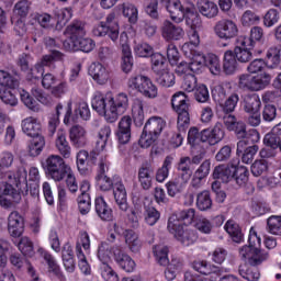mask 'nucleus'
<instances>
[{"label":"nucleus","mask_w":281,"mask_h":281,"mask_svg":"<svg viewBox=\"0 0 281 281\" xmlns=\"http://www.w3.org/2000/svg\"><path fill=\"white\" fill-rule=\"evenodd\" d=\"M91 106L104 117L109 124L117 122L120 115L128 111V95L119 93L113 97L111 92L95 91L92 97Z\"/></svg>","instance_id":"nucleus-1"},{"label":"nucleus","mask_w":281,"mask_h":281,"mask_svg":"<svg viewBox=\"0 0 281 281\" xmlns=\"http://www.w3.org/2000/svg\"><path fill=\"white\" fill-rule=\"evenodd\" d=\"M171 106L178 113V131L172 135L170 144L173 148H179L183 144V134L188 126H190V105L188 104V95L184 92H177L172 95Z\"/></svg>","instance_id":"nucleus-2"},{"label":"nucleus","mask_w":281,"mask_h":281,"mask_svg":"<svg viewBox=\"0 0 281 281\" xmlns=\"http://www.w3.org/2000/svg\"><path fill=\"white\" fill-rule=\"evenodd\" d=\"M166 10L175 23H183L186 19L189 27H201V15L194 9V4L189 3L186 5L181 3V0H171Z\"/></svg>","instance_id":"nucleus-3"},{"label":"nucleus","mask_w":281,"mask_h":281,"mask_svg":"<svg viewBox=\"0 0 281 281\" xmlns=\"http://www.w3.org/2000/svg\"><path fill=\"white\" fill-rule=\"evenodd\" d=\"M262 239L256 233V229L250 228L248 236V246H244L239 249V256L241 260L251 265V267H258V265H262L267 259V254H263L260 250V245Z\"/></svg>","instance_id":"nucleus-4"},{"label":"nucleus","mask_w":281,"mask_h":281,"mask_svg":"<svg viewBox=\"0 0 281 281\" xmlns=\"http://www.w3.org/2000/svg\"><path fill=\"white\" fill-rule=\"evenodd\" d=\"M167 229L184 247H190V245H194L199 238V236L196 235V231L190 228L188 225H181V223L177 221L176 215H171L169 217Z\"/></svg>","instance_id":"nucleus-5"},{"label":"nucleus","mask_w":281,"mask_h":281,"mask_svg":"<svg viewBox=\"0 0 281 281\" xmlns=\"http://www.w3.org/2000/svg\"><path fill=\"white\" fill-rule=\"evenodd\" d=\"M42 166L53 181H63L71 168L60 155H49Z\"/></svg>","instance_id":"nucleus-6"},{"label":"nucleus","mask_w":281,"mask_h":281,"mask_svg":"<svg viewBox=\"0 0 281 281\" xmlns=\"http://www.w3.org/2000/svg\"><path fill=\"white\" fill-rule=\"evenodd\" d=\"M127 87L132 91H137L143 94L144 98H148L149 100H155L157 95H159V91L157 86L153 83L150 78L144 75H133L127 80Z\"/></svg>","instance_id":"nucleus-7"},{"label":"nucleus","mask_w":281,"mask_h":281,"mask_svg":"<svg viewBox=\"0 0 281 281\" xmlns=\"http://www.w3.org/2000/svg\"><path fill=\"white\" fill-rule=\"evenodd\" d=\"M90 159L92 161H95V159H99L98 162V175H97V184L103 192H109L111 188H113V180L106 176V172H109V166H111V162H109V159L106 158L105 153H95L91 151Z\"/></svg>","instance_id":"nucleus-8"},{"label":"nucleus","mask_w":281,"mask_h":281,"mask_svg":"<svg viewBox=\"0 0 281 281\" xmlns=\"http://www.w3.org/2000/svg\"><path fill=\"white\" fill-rule=\"evenodd\" d=\"M0 179L5 181L4 183H11L18 188V190L24 196H27L30 192V186L27 184V170L20 168L16 171L9 170L3 173V167L0 165Z\"/></svg>","instance_id":"nucleus-9"},{"label":"nucleus","mask_w":281,"mask_h":281,"mask_svg":"<svg viewBox=\"0 0 281 281\" xmlns=\"http://www.w3.org/2000/svg\"><path fill=\"white\" fill-rule=\"evenodd\" d=\"M271 82V75L263 72L261 75H241L239 77V88L246 91H262Z\"/></svg>","instance_id":"nucleus-10"},{"label":"nucleus","mask_w":281,"mask_h":281,"mask_svg":"<svg viewBox=\"0 0 281 281\" xmlns=\"http://www.w3.org/2000/svg\"><path fill=\"white\" fill-rule=\"evenodd\" d=\"M213 32L221 41H232L239 34L238 24L229 19L217 21L213 27Z\"/></svg>","instance_id":"nucleus-11"},{"label":"nucleus","mask_w":281,"mask_h":281,"mask_svg":"<svg viewBox=\"0 0 281 281\" xmlns=\"http://www.w3.org/2000/svg\"><path fill=\"white\" fill-rule=\"evenodd\" d=\"M12 186L14 184L10 182L0 183V205L4 210H10V207H14V205L21 203V193Z\"/></svg>","instance_id":"nucleus-12"},{"label":"nucleus","mask_w":281,"mask_h":281,"mask_svg":"<svg viewBox=\"0 0 281 281\" xmlns=\"http://www.w3.org/2000/svg\"><path fill=\"white\" fill-rule=\"evenodd\" d=\"M160 33L162 38L167 41V43H170L171 41H181V38L186 36V31L182 26L176 25L168 20L162 22Z\"/></svg>","instance_id":"nucleus-13"},{"label":"nucleus","mask_w":281,"mask_h":281,"mask_svg":"<svg viewBox=\"0 0 281 281\" xmlns=\"http://www.w3.org/2000/svg\"><path fill=\"white\" fill-rule=\"evenodd\" d=\"M192 269L202 276H211V281H218L221 278L222 270L206 260H196L192 263Z\"/></svg>","instance_id":"nucleus-14"},{"label":"nucleus","mask_w":281,"mask_h":281,"mask_svg":"<svg viewBox=\"0 0 281 281\" xmlns=\"http://www.w3.org/2000/svg\"><path fill=\"white\" fill-rule=\"evenodd\" d=\"M64 48L66 52H85L89 54V52H93L95 48V42L89 37H79L72 43L64 42Z\"/></svg>","instance_id":"nucleus-15"},{"label":"nucleus","mask_w":281,"mask_h":281,"mask_svg":"<svg viewBox=\"0 0 281 281\" xmlns=\"http://www.w3.org/2000/svg\"><path fill=\"white\" fill-rule=\"evenodd\" d=\"M247 43L251 42L249 40H241L240 37L237 38L233 54L238 63H249V60H251L252 58L251 50L254 49V47L248 45Z\"/></svg>","instance_id":"nucleus-16"},{"label":"nucleus","mask_w":281,"mask_h":281,"mask_svg":"<svg viewBox=\"0 0 281 281\" xmlns=\"http://www.w3.org/2000/svg\"><path fill=\"white\" fill-rule=\"evenodd\" d=\"M89 76L97 85H106L111 78V72L101 63H92L89 67Z\"/></svg>","instance_id":"nucleus-17"},{"label":"nucleus","mask_w":281,"mask_h":281,"mask_svg":"<svg viewBox=\"0 0 281 281\" xmlns=\"http://www.w3.org/2000/svg\"><path fill=\"white\" fill-rule=\"evenodd\" d=\"M203 29V20H201V25L200 27H191V32L189 34V41L190 43H184L182 45V52L187 58H191L194 52V47H199L201 44V37L199 36V31L196 30H202Z\"/></svg>","instance_id":"nucleus-18"},{"label":"nucleus","mask_w":281,"mask_h":281,"mask_svg":"<svg viewBox=\"0 0 281 281\" xmlns=\"http://www.w3.org/2000/svg\"><path fill=\"white\" fill-rule=\"evenodd\" d=\"M23 216L18 211L10 213L8 217V232L13 238H19L23 234Z\"/></svg>","instance_id":"nucleus-19"},{"label":"nucleus","mask_w":281,"mask_h":281,"mask_svg":"<svg viewBox=\"0 0 281 281\" xmlns=\"http://www.w3.org/2000/svg\"><path fill=\"white\" fill-rule=\"evenodd\" d=\"M133 124V119L125 115L119 122V128L116 132L117 142L121 144H128L131 142V126Z\"/></svg>","instance_id":"nucleus-20"},{"label":"nucleus","mask_w":281,"mask_h":281,"mask_svg":"<svg viewBox=\"0 0 281 281\" xmlns=\"http://www.w3.org/2000/svg\"><path fill=\"white\" fill-rule=\"evenodd\" d=\"M69 139L75 148L87 146V130L80 125H75L69 131Z\"/></svg>","instance_id":"nucleus-21"},{"label":"nucleus","mask_w":281,"mask_h":281,"mask_svg":"<svg viewBox=\"0 0 281 281\" xmlns=\"http://www.w3.org/2000/svg\"><path fill=\"white\" fill-rule=\"evenodd\" d=\"M224 137L225 131L221 123H216L212 130H203L202 139H206L210 146H216Z\"/></svg>","instance_id":"nucleus-22"},{"label":"nucleus","mask_w":281,"mask_h":281,"mask_svg":"<svg viewBox=\"0 0 281 281\" xmlns=\"http://www.w3.org/2000/svg\"><path fill=\"white\" fill-rule=\"evenodd\" d=\"M236 175V166H234V162L229 165H220L215 167L213 171V179H217L220 181H223V183H229L232 179H234V176Z\"/></svg>","instance_id":"nucleus-23"},{"label":"nucleus","mask_w":281,"mask_h":281,"mask_svg":"<svg viewBox=\"0 0 281 281\" xmlns=\"http://www.w3.org/2000/svg\"><path fill=\"white\" fill-rule=\"evenodd\" d=\"M55 146L64 159H69V157H71V145H69V142L67 140V133L65 130L57 131Z\"/></svg>","instance_id":"nucleus-24"},{"label":"nucleus","mask_w":281,"mask_h":281,"mask_svg":"<svg viewBox=\"0 0 281 281\" xmlns=\"http://www.w3.org/2000/svg\"><path fill=\"white\" fill-rule=\"evenodd\" d=\"M111 126L103 125L97 134V145L92 153H104L106 155L104 148H106V144L111 142Z\"/></svg>","instance_id":"nucleus-25"},{"label":"nucleus","mask_w":281,"mask_h":281,"mask_svg":"<svg viewBox=\"0 0 281 281\" xmlns=\"http://www.w3.org/2000/svg\"><path fill=\"white\" fill-rule=\"evenodd\" d=\"M198 12L205 19H216L218 16V5L212 0H198Z\"/></svg>","instance_id":"nucleus-26"},{"label":"nucleus","mask_w":281,"mask_h":281,"mask_svg":"<svg viewBox=\"0 0 281 281\" xmlns=\"http://www.w3.org/2000/svg\"><path fill=\"white\" fill-rule=\"evenodd\" d=\"M66 34L68 40H66L64 43H72L74 41L82 38L85 34H87V31L85 30V23H82V21H74L70 25L67 26Z\"/></svg>","instance_id":"nucleus-27"},{"label":"nucleus","mask_w":281,"mask_h":281,"mask_svg":"<svg viewBox=\"0 0 281 281\" xmlns=\"http://www.w3.org/2000/svg\"><path fill=\"white\" fill-rule=\"evenodd\" d=\"M113 194H114L116 205L121 210V212H127L128 201L126 198V187H124V183L122 182L114 183Z\"/></svg>","instance_id":"nucleus-28"},{"label":"nucleus","mask_w":281,"mask_h":281,"mask_svg":"<svg viewBox=\"0 0 281 281\" xmlns=\"http://www.w3.org/2000/svg\"><path fill=\"white\" fill-rule=\"evenodd\" d=\"M41 121L34 116H29L22 121V131L29 137H38L41 133Z\"/></svg>","instance_id":"nucleus-29"},{"label":"nucleus","mask_w":281,"mask_h":281,"mask_svg":"<svg viewBox=\"0 0 281 281\" xmlns=\"http://www.w3.org/2000/svg\"><path fill=\"white\" fill-rule=\"evenodd\" d=\"M166 128V121L160 116H151L146 122L144 130L146 133H151L156 137H159Z\"/></svg>","instance_id":"nucleus-30"},{"label":"nucleus","mask_w":281,"mask_h":281,"mask_svg":"<svg viewBox=\"0 0 281 281\" xmlns=\"http://www.w3.org/2000/svg\"><path fill=\"white\" fill-rule=\"evenodd\" d=\"M114 260L119 267L125 271L126 273H133L135 271L137 263H135V260L131 258V256L119 251L117 255H114Z\"/></svg>","instance_id":"nucleus-31"},{"label":"nucleus","mask_w":281,"mask_h":281,"mask_svg":"<svg viewBox=\"0 0 281 281\" xmlns=\"http://www.w3.org/2000/svg\"><path fill=\"white\" fill-rule=\"evenodd\" d=\"M61 258L64 267L68 273H74L76 271V261L74 260V248L71 244L66 243L61 250Z\"/></svg>","instance_id":"nucleus-32"},{"label":"nucleus","mask_w":281,"mask_h":281,"mask_svg":"<svg viewBox=\"0 0 281 281\" xmlns=\"http://www.w3.org/2000/svg\"><path fill=\"white\" fill-rule=\"evenodd\" d=\"M177 170L182 181H190L192 178V158L183 156L178 162Z\"/></svg>","instance_id":"nucleus-33"},{"label":"nucleus","mask_w":281,"mask_h":281,"mask_svg":"<svg viewBox=\"0 0 281 281\" xmlns=\"http://www.w3.org/2000/svg\"><path fill=\"white\" fill-rule=\"evenodd\" d=\"M115 255H117V252H115L113 246H111L109 243L103 241L99 245L98 259L100 260L101 265H109Z\"/></svg>","instance_id":"nucleus-34"},{"label":"nucleus","mask_w":281,"mask_h":281,"mask_svg":"<svg viewBox=\"0 0 281 281\" xmlns=\"http://www.w3.org/2000/svg\"><path fill=\"white\" fill-rule=\"evenodd\" d=\"M31 25L38 23L41 27L44 30H52L56 23L54 22V18H52L48 13H32L30 16Z\"/></svg>","instance_id":"nucleus-35"},{"label":"nucleus","mask_w":281,"mask_h":281,"mask_svg":"<svg viewBox=\"0 0 281 281\" xmlns=\"http://www.w3.org/2000/svg\"><path fill=\"white\" fill-rule=\"evenodd\" d=\"M239 128L237 130V137L244 138L248 145L258 144L260 142V133L258 130H249L247 131V126L243 123H239Z\"/></svg>","instance_id":"nucleus-36"},{"label":"nucleus","mask_w":281,"mask_h":281,"mask_svg":"<svg viewBox=\"0 0 281 281\" xmlns=\"http://www.w3.org/2000/svg\"><path fill=\"white\" fill-rule=\"evenodd\" d=\"M94 205L95 212L101 221H113V210L109 207L104 198H97Z\"/></svg>","instance_id":"nucleus-37"},{"label":"nucleus","mask_w":281,"mask_h":281,"mask_svg":"<svg viewBox=\"0 0 281 281\" xmlns=\"http://www.w3.org/2000/svg\"><path fill=\"white\" fill-rule=\"evenodd\" d=\"M123 236L131 251H133L134 254H137V251L142 249V240H139V235H137L135 231L133 229L123 231Z\"/></svg>","instance_id":"nucleus-38"},{"label":"nucleus","mask_w":281,"mask_h":281,"mask_svg":"<svg viewBox=\"0 0 281 281\" xmlns=\"http://www.w3.org/2000/svg\"><path fill=\"white\" fill-rule=\"evenodd\" d=\"M224 229L228 233L233 243H243V229H240V225H238V223H236L234 220H228L224 225Z\"/></svg>","instance_id":"nucleus-39"},{"label":"nucleus","mask_w":281,"mask_h":281,"mask_svg":"<svg viewBox=\"0 0 281 281\" xmlns=\"http://www.w3.org/2000/svg\"><path fill=\"white\" fill-rule=\"evenodd\" d=\"M76 159H77V168L79 172H81V175H85V172H87L88 161H90V164H97V166L98 164H100L99 158L91 160V151L89 154V151L85 149H81L77 153Z\"/></svg>","instance_id":"nucleus-40"},{"label":"nucleus","mask_w":281,"mask_h":281,"mask_svg":"<svg viewBox=\"0 0 281 281\" xmlns=\"http://www.w3.org/2000/svg\"><path fill=\"white\" fill-rule=\"evenodd\" d=\"M153 172L150 166H143L138 169V181L143 190H150L153 187Z\"/></svg>","instance_id":"nucleus-41"},{"label":"nucleus","mask_w":281,"mask_h":281,"mask_svg":"<svg viewBox=\"0 0 281 281\" xmlns=\"http://www.w3.org/2000/svg\"><path fill=\"white\" fill-rule=\"evenodd\" d=\"M38 254L44 258L45 262L48 267V273H53V276H60V266L56 261V258L52 256V254L47 252L44 248H38Z\"/></svg>","instance_id":"nucleus-42"},{"label":"nucleus","mask_w":281,"mask_h":281,"mask_svg":"<svg viewBox=\"0 0 281 281\" xmlns=\"http://www.w3.org/2000/svg\"><path fill=\"white\" fill-rule=\"evenodd\" d=\"M119 8L122 9V14L125 16V19L128 20V23L132 25H135L139 19V11L137 10V7L133 3L124 2L119 5Z\"/></svg>","instance_id":"nucleus-43"},{"label":"nucleus","mask_w":281,"mask_h":281,"mask_svg":"<svg viewBox=\"0 0 281 281\" xmlns=\"http://www.w3.org/2000/svg\"><path fill=\"white\" fill-rule=\"evenodd\" d=\"M260 106H262V102L260 101V97L258 94L245 95L244 110L247 113H258L260 112Z\"/></svg>","instance_id":"nucleus-44"},{"label":"nucleus","mask_w":281,"mask_h":281,"mask_svg":"<svg viewBox=\"0 0 281 281\" xmlns=\"http://www.w3.org/2000/svg\"><path fill=\"white\" fill-rule=\"evenodd\" d=\"M104 24L106 25L109 32V38L115 43L120 38V24L115 20V13L111 12L106 15Z\"/></svg>","instance_id":"nucleus-45"},{"label":"nucleus","mask_w":281,"mask_h":281,"mask_svg":"<svg viewBox=\"0 0 281 281\" xmlns=\"http://www.w3.org/2000/svg\"><path fill=\"white\" fill-rule=\"evenodd\" d=\"M45 148V137L43 136H33L27 145V151L30 157H38Z\"/></svg>","instance_id":"nucleus-46"},{"label":"nucleus","mask_w":281,"mask_h":281,"mask_svg":"<svg viewBox=\"0 0 281 281\" xmlns=\"http://www.w3.org/2000/svg\"><path fill=\"white\" fill-rule=\"evenodd\" d=\"M186 186H188V181L178 177L177 179L166 183L167 194L175 198L177 194H181V192L186 190Z\"/></svg>","instance_id":"nucleus-47"},{"label":"nucleus","mask_w":281,"mask_h":281,"mask_svg":"<svg viewBox=\"0 0 281 281\" xmlns=\"http://www.w3.org/2000/svg\"><path fill=\"white\" fill-rule=\"evenodd\" d=\"M173 161L175 157L172 156H167L165 158L162 166L156 172V181H158V183H164V181L168 179Z\"/></svg>","instance_id":"nucleus-48"},{"label":"nucleus","mask_w":281,"mask_h":281,"mask_svg":"<svg viewBox=\"0 0 281 281\" xmlns=\"http://www.w3.org/2000/svg\"><path fill=\"white\" fill-rule=\"evenodd\" d=\"M132 116L136 126L144 124V101L142 99H135L132 104Z\"/></svg>","instance_id":"nucleus-49"},{"label":"nucleus","mask_w":281,"mask_h":281,"mask_svg":"<svg viewBox=\"0 0 281 281\" xmlns=\"http://www.w3.org/2000/svg\"><path fill=\"white\" fill-rule=\"evenodd\" d=\"M189 58L191 59V63H189V70L193 74L201 72V69L205 67V55H203V53L193 52Z\"/></svg>","instance_id":"nucleus-50"},{"label":"nucleus","mask_w":281,"mask_h":281,"mask_svg":"<svg viewBox=\"0 0 281 281\" xmlns=\"http://www.w3.org/2000/svg\"><path fill=\"white\" fill-rule=\"evenodd\" d=\"M151 69L156 74H161L168 71V63H166V57L159 53L151 55Z\"/></svg>","instance_id":"nucleus-51"},{"label":"nucleus","mask_w":281,"mask_h":281,"mask_svg":"<svg viewBox=\"0 0 281 281\" xmlns=\"http://www.w3.org/2000/svg\"><path fill=\"white\" fill-rule=\"evenodd\" d=\"M236 55H234V52L232 50H226L224 53V63H223V69L225 74L228 76H232L234 71H236V67L238 63L236 61Z\"/></svg>","instance_id":"nucleus-52"},{"label":"nucleus","mask_w":281,"mask_h":281,"mask_svg":"<svg viewBox=\"0 0 281 281\" xmlns=\"http://www.w3.org/2000/svg\"><path fill=\"white\" fill-rule=\"evenodd\" d=\"M207 175H210V161L205 160L201 164L194 173V178L192 180L193 188H199V186H201V181H203Z\"/></svg>","instance_id":"nucleus-53"},{"label":"nucleus","mask_w":281,"mask_h":281,"mask_svg":"<svg viewBox=\"0 0 281 281\" xmlns=\"http://www.w3.org/2000/svg\"><path fill=\"white\" fill-rule=\"evenodd\" d=\"M265 37V31L260 26H254L250 30V36H240L239 38L241 41H249L250 43H247L250 47H256L257 43H261L262 38Z\"/></svg>","instance_id":"nucleus-54"},{"label":"nucleus","mask_w":281,"mask_h":281,"mask_svg":"<svg viewBox=\"0 0 281 281\" xmlns=\"http://www.w3.org/2000/svg\"><path fill=\"white\" fill-rule=\"evenodd\" d=\"M240 160H234L235 175L234 179L238 186H245L246 181L249 180V169L247 167H238Z\"/></svg>","instance_id":"nucleus-55"},{"label":"nucleus","mask_w":281,"mask_h":281,"mask_svg":"<svg viewBox=\"0 0 281 281\" xmlns=\"http://www.w3.org/2000/svg\"><path fill=\"white\" fill-rule=\"evenodd\" d=\"M204 65L209 67L213 76H218L221 74V59H218V56L212 53L206 56L204 55Z\"/></svg>","instance_id":"nucleus-56"},{"label":"nucleus","mask_w":281,"mask_h":281,"mask_svg":"<svg viewBox=\"0 0 281 281\" xmlns=\"http://www.w3.org/2000/svg\"><path fill=\"white\" fill-rule=\"evenodd\" d=\"M30 8H32V2L27 0H20L14 4L13 16L19 19H26L30 14Z\"/></svg>","instance_id":"nucleus-57"},{"label":"nucleus","mask_w":281,"mask_h":281,"mask_svg":"<svg viewBox=\"0 0 281 281\" xmlns=\"http://www.w3.org/2000/svg\"><path fill=\"white\" fill-rule=\"evenodd\" d=\"M154 256L161 267H168L170 260L168 259V248L164 245H157L154 247Z\"/></svg>","instance_id":"nucleus-58"},{"label":"nucleus","mask_w":281,"mask_h":281,"mask_svg":"<svg viewBox=\"0 0 281 281\" xmlns=\"http://www.w3.org/2000/svg\"><path fill=\"white\" fill-rule=\"evenodd\" d=\"M181 269H183V262L179 261L178 259H172L170 265L165 270L166 280H175V278H177V273H179Z\"/></svg>","instance_id":"nucleus-59"},{"label":"nucleus","mask_w":281,"mask_h":281,"mask_svg":"<svg viewBox=\"0 0 281 281\" xmlns=\"http://www.w3.org/2000/svg\"><path fill=\"white\" fill-rule=\"evenodd\" d=\"M250 170L254 177H262L269 171V161L267 159H257L252 162Z\"/></svg>","instance_id":"nucleus-60"},{"label":"nucleus","mask_w":281,"mask_h":281,"mask_svg":"<svg viewBox=\"0 0 281 281\" xmlns=\"http://www.w3.org/2000/svg\"><path fill=\"white\" fill-rule=\"evenodd\" d=\"M156 76V82L160 87H165L166 89H169V87H175V74L170 72V70H165Z\"/></svg>","instance_id":"nucleus-61"},{"label":"nucleus","mask_w":281,"mask_h":281,"mask_svg":"<svg viewBox=\"0 0 281 281\" xmlns=\"http://www.w3.org/2000/svg\"><path fill=\"white\" fill-rule=\"evenodd\" d=\"M18 249L27 258H32V256H34V243L30 240V237H21L18 244Z\"/></svg>","instance_id":"nucleus-62"},{"label":"nucleus","mask_w":281,"mask_h":281,"mask_svg":"<svg viewBox=\"0 0 281 281\" xmlns=\"http://www.w3.org/2000/svg\"><path fill=\"white\" fill-rule=\"evenodd\" d=\"M196 207L201 212H205L212 207V198L210 196V191H202L198 194Z\"/></svg>","instance_id":"nucleus-63"},{"label":"nucleus","mask_w":281,"mask_h":281,"mask_svg":"<svg viewBox=\"0 0 281 281\" xmlns=\"http://www.w3.org/2000/svg\"><path fill=\"white\" fill-rule=\"evenodd\" d=\"M269 67H278L281 63V46L270 47L267 52Z\"/></svg>","instance_id":"nucleus-64"}]
</instances>
